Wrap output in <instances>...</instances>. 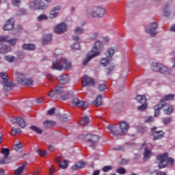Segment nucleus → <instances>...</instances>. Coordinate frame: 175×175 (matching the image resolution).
I'll use <instances>...</instances> for the list:
<instances>
[{
	"label": "nucleus",
	"mask_w": 175,
	"mask_h": 175,
	"mask_svg": "<svg viewBox=\"0 0 175 175\" xmlns=\"http://www.w3.org/2000/svg\"><path fill=\"white\" fill-rule=\"evenodd\" d=\"M87 13L93 18H102L106 16V10L101 7L94 6L88 9Z\"/></svg>",
	"instance_id": "obj_1"
},
{
	"label": "nucleus",
	"mask_w": 175,
	"mask_h": 175,
	"mask_svg": "<svg viewBox=\"0 0 175 175\" xmlns=\"http://www.w3.org/2000/svg\"><path fill=\"white\" fill-rule=\"evenodd\" d=\"M157 161H159V169H164L169 163L173 166L174 165V159L167 156V153H165L157 157Z\"/></svg>",
	"instance_id": "obj_2"
},
{
	"label": "nucleus",
	"mask_w": 175,
	"mask_h": 175,
	"mask_svg": "<svg viewBox=\"0 0 175 175\" xmlns=\"http://www.w3.org/2000/svg\"><path fill=\"white\" fill-rule=\"evenodd\" d=\"M81 139L83 138V140L86 142V143H89L90 147L92 148H95L96 146H98V143H99V136L96 135L88 134V135H81L80 136Z\"/></svg>",
	"instance_id": "obj_3"
},
{
	"label": "nucleus",
	"mask_w": 175,
	"mask_h": 175,
	"mask_svg": "<svg viewBox=\"0 0 175 175\" xmlns=\"http://www.w3.org/2000/svg\"><path fill=\"white\" fill-rule=\"evenodd\" d=\"M0 77L2 79V84L3 85V90L5 92H9L13 90V87H16L14 83L9 81V76L6 72H0Z\"/></svg>",
	"instance_id": "obj_4"
},
{
	"label": "nucleus",
	"mask_w": 175,
	"mask_h": 175,
	"mask_svg": "<svg viewBox=\"0 0 175 175\" xmlns=\"http://www.w3.org/2000/svg\"><path fill=\"white\" fill-rule=\"evenodd\" d=\"M16 80L18 84L22 85H32L33 81L31 78H27L22 72H16Z\"/></svg>",
	"instance_id": "obj_5"
},
{
	"label": "nucleus",
	"mask_w": 175,
	"mask_h": 175,
	"mask_svg": "<svg viewBox=\"0 0 175 175\" xmlns=\"http://www.w3.org/2000/svg\"><path fill=\"white\" fill-rule=\"evenodd\" d=\"M157 29H158V23L152 22L146 26L145 32L150 36H156L158 33Z\"/></svg>",
	"instance_id": "obj_6"
},
{
	"label": "nucleus",
	"mask_w": 175,
	"mask_h": 175,
	"mask_svg": "<svg viewBox=\"0 0 175 175\" xmlns=\"http://www.w3.org/2000/svg\"><path fill=\"white\" fill-rule=\"evenodd\" d=\"M29 6L30 8H35L38 10H45V9H47V4L43 0H34L30 2Z\"/></svg>",
	"instance_id": "obj_7"
},
{
	"label": "nucleus",
	"mask_w": 175,
	"mask_h": 175,
	"mask_svg": "<svg viewBox=\"0 0 175 175\" xmlns=\"http://www.w3.org/2000/svg\"><path fill=\"white\" fill-rule=\"evenodd\" d=\"M103 48V45L102 44V41L97 40L93 45V48L91 51V53L94 55L96 57L100 55V51Z\"/></svg>",
	"instance_id": "obj_8"
},
{
	"label": "nucleus",
	"mask_w": 175,
	"mask_h": 175,
	"mask_svg": "<svg viewBox=\"0 0 175 175\" xmlns=\"http://www.w3.org/2000/svg\"><path fill=\"white\" fill-rule=\"evenodd\" d=\"M136 100L138 103H141L142 105L137 107L138 110H140V111H144V110L147 109V103H146L147 99L146 98V96L143 95H137L136 96Z\"/></svg>",
	"instance_id": "obj_9"
},
{
	"label": "nucleus",
	"mask_w": 175,
	"mask_h": 175,
	"mask_svg": "<svg viewBox=\"0 0 175 175\" xmlns=\"http://www.w3.org/2000/svg\"><path fill=\"white\" fill-rule=\"evenodd\" d=\"M10 122H12V124H17V125H18V126L23 129L27 126L25 120L21 117H12L10 119Z\"/></svg>",
	"instance_id": "obj_10"
},
{
	"label": "nucleus",
	"mask_w": 175,
	"mask_h": 175,
	"mask_svg": "<svg viewBox=\"0 0 175 175\" xmlns=\"http://www.w3.org/2000/svg\"><path fill=\"white\" fill-rule=\"evenodd\" d=\"M82 81V87H94V85H95V81L94 80V79L87 76V75H84L82 77L81 79Z\"/></svg>",
	"instance_id": "obj_11"
},
{
	"label": "nucleus",
	"mask_w": 175,
	"mask_h": 175,
	"mask_svg": "<svg viewBox=\"0 0 175 175\" xmlns=\"http://www.w3.org/2000/svg\"><path fill=\"white\" fill-rule=\"evenodd\" d=\"M66 31H68V25H66L65 23L58 24L54 28V32L59 35H61V33H65Z\"/></svg>",
	"instance_id": "obj_12"
},
{
	"label": "nucleus",
	"mask_w": 175,
	"mask_h": 175,
	"mask_svg": "<svg viewBox=\"0 0 175 175\" xmlns=\"http://www.w3.org/2000/svg\"><path fill=\"white\" fill-rule=\"evenodd\" d=\"M62 62V58H57L55 61L53 62L52 69L55 70H62L64 69V65L61 64Z\"/></svg>",
	"instance_id": "obj_13"
},
{
	"label": "nucleus",
	"mask_w": 175,
	"mask_h": 175,
	"mask_svg": "<svg viewBox=\"0 0 175 175\" xmlns=\"http://www.w3.org/2000/svg\"><path fill=\"white\" fill-rule=\"evenodd\" d=\"M13 28H14V19L10 18L5 22L3 29L4 31H12Z\"/></svg>",
	"instance_id": "obj_14"
},
{
	"label": "nucleus",
	"mask_w": 175,
	"mask_h": 175,
	"mask_svg": "<svg viewBox=\"0 0 175 175\" xmlns=\"http://www.w3.org/2000/svg\"><path fill=\"white\" fill-rule=\"evenodd\" d=\"M119 128L123 135H125L129 129V124L126 122H121L119 124Z\"/></svg>",
	"instance_id": "obj_15"
},
{
	"label": "nucleus",
	"mask_w": 175,
	"mask_h": 175,
	"mask_svg": "<svg viewBox=\"0 0 175 175\" xmlns=\"http://www.w3.org/2000/svg\"><path fill=\"white\" fill-rule=\"evenodd\" d=\"M57 79L59 81L60 84H62V85H65V84H68L70 80L69 76L68 75H60L57 78Z\"/></svg>",
	"instance_id": "obj_16"
},
{
	"label": "nucleus",
	"mask_w": 175,
	"mask_h": 175,
	"mask_svg": "<svg viewBox=\"0 0 175 175\" xmlns=\"http://www.w3.org/2000/svg\"><path fill=\"white\" fill-rule=\"evenodd\" d=\"M59 10H61V7H55L50 12V18H55V17H57L58 13H59Z\"/></svg>",
	"instance_id": "obj_17"
},
{
	"label": "nucleus",
	"mask_w": 175,
	"mask_h": 175,
	"mask_svg": "<svg viewBox=\"0 0 175 175\" xmlns=\"http://www.w3.org/2000/svg\"><path fill=\"white\" fill-rule=\"evenodd\" d=\"M42 125L44 129H49V128L55 126L56 124H55V122H54V120H46L43 122Z\"/></svg>",
	"instance_id": "obj_18"
},
{
	"label": "nucleus",
	"mask_w": 175,
	"mask_h": 175,
	"mask_svg": "<svg viewBox=\"0 0 175 175\" xmlns=\"http://www.w3.org/2000/svg\"><path fill=\"white\" fill-rule=\"evenodd\" d=\"M51 40H53V36L51 34H45L42 38V44H49L51 43Z\"/></svg>",
	"instance_id": "obj_19"
},
{
	"label": "nucleus",
	"mask_w": 175,
	"mask_h": 175,
	"mask_svg": "<svg viewBox=\"0 0 175 175\" xmlns=\"http://www.w3.org/2000/svg\"><path fill=\"white\" fill-rule=\"evenodd\" d=\"M107 129L110 130V132L113 136H121V133L117 130V127L114 126H108Z\"/></svg>",
	"instance_id": "obj_20"
},
{
	"label": "nucleus",
	"mask_w": 175,
	"mask_h": 175,
	"mask_svg": "<svg viewBox=\"0 0 175 175\" xmlns=\"http://www.w3.org/2000/svg\"><path fill=\"white\" fill-rule=\"evenodd\" d=\"M118 51V49H114L113 47L109 48L107 51L105 52V55L108 58H111L113 55H114L115 53Z\"/></svg>",
	"instance_id": "obj_21"
},
{
	"label": "nucleus",
	"mask_w": 175,
	"mask_h": 175,
	"mask_svg": "<svg viewBox=\"0 0 175 175\" xmlns=\"http://www.w3.org/2000/svg\"><path fill=\"white\" fill-rule=\"evenodd\" d=\"M63 68H64L66 70H70V69H72V62L66 59H64Z\"/></svg>",
	"instance_id": "obj_22"
},
{
	"label": "nucleus",
	"mask_w": 175,
	"mask_h": 175,
	"mask_svg": "<svg viewBox=\"0 0 175 175\" xmlns=\"http://www.w3.org/2000/svg\"><path fill=\"white\" fill-rule=\"evenodd\" d=\"M27 167V163L23 164L21 166L18 167L15 171V175L23 174L24 170H25V167Z\"/></svg>",
	"instance_id": "obj_23"
},
{
	"label": "nucleus",
	"mask_w": 175,
	"mask_h": 175,
	"mask_svg": "<svg viewBox=\"0 0 175 175\" xmlns=\"http://www.w3.org/2000/svg\"><path fill=\"white\" fill-rule=\"evenodd\" d=\"M163 135H165V133L162 131H156L153 133V139L159 140V139H162L163 137Z\"/></svg>",
	"instance_id": "obj_24"
},
{
	"label": "nucleus",
	"mask_w": 175,
	"mask_h": 175,
	"mask_svg": "<svg viewBox=\"0 0 175 175\" xmlns=\"http://www.w3.org/2000/svg\"><path fill=\"white\" fill-rule=\"evenodd\" d=\"M84 166H85V162L84 161L78 162L72 167V170H78V169H83Z\"/></svg>",
	"instance_id": "obj_25"
},
{
	"label": "nucleus",
	"mask_w": 175,
	"mask_h": 175,
	"mask_svg": "<svg viewBox=\"0 0 175 175\" xmlns=\"http://www.w3.org/2000/svg\"><path fill=\"white\" fill-rule=\"evenodd\" d=\"M160 73H163V75H172V70L161 64Z\"/></svg>",
	"instance_id": "obj_26"
},
{
	"label": "nucleus",
	"mask_w": 175,
	"mask_h": 175,
	"mask_svg": "<svg viewBox=\"0 0 175 175\" xmlns=\"http://www.w3.org/2000/svg\"><path fill=\"white\" fill-rule=\"evenodd\" d=\"M102 98H103V94H99L93 101V105L94 106H100L102 105Z\"/></svg>",
	"instance_id": "obj_27"
},
{
	"label": "nucleus",
	"mask_w": 175,
	"mask_h": 175,
	"mask_svg": "<svg viewBox=\"0 0 175 175\" xmlns=\"http://www.w3.org/2000/svg\"><path fill=\"white\" fill-rule=\"evenodd\" d=\"M22 49L23 50L33 51L36 49V46L33 44H24L22 45Z\"/></svg>",
	"instance_id": "obj_28"
},
{
	"label": "nucleus",
	"mask_w": 175,
	"mask_h": 175,
	"mask_svg": "<svg viewBox=\"0 0 175 175\" xmlns=\"http://www.w3.org/2000/svg\"><path fill=\"white\" fill-rule=\"evenodd\" d=\"M171 13L172 12H170V9L169 8V5L166 4L165 5H164V7L163 8V16H165V17H169V16H170Z\"/></svg>",
	"instance_id": "obj_29"
},
{
	"label": "nucleus",
	"mask_w": 175,
	"mask_h": 175,
	"mask_svg": "<svg viewBox=\"0 0 175 175\" xmlns=\"http://www.w3.org/2000/svg\"><path fill=\"white\" fill-rule=\"evenodd\" d=\"M165 106V104H159L154 107V117H158L162 107Z\"/></svg>",
	"instance_id": "obj_30"
},
{
	"label": "nucleus",
	"mask_w": 175,
	"mask_h": 175,
	"mask_svg": "<svg viewBox=\"0 0 175 175\" xmlns=\"http://www.w3.org/2000/svg\"><path fill=\"white\" fill-rule=\"evenodd\" d=\"M96 55H93L92 53L88 54L86 57L83 59V65H88V62L92 59V58H95Z\"/></svg>",
	"instance_id": "obj_31"
},
{
	"label": "nucleus",
	"mask_w": 175,
	"mask_h": 175,
	"mask_svg": "<svg viewBox=\"0 0 175 175\" xmlns=\"http://www.w3.org/2000/svg\"><path fill=\"white\" fill-rule=\"evenodd\" d=\"M80 125H82L83 126H87L88 124H90V118L87 116H84L82 118V120L79 121Z\"/></svg>",
	"instance_id": "obj_32"
},
{
	"label": "nucleus",
	"mask_w": 175,
	"mask_h": 175,
	"mask_svg": "<svg viewBox=\"0 0 175 175\" xmlns=\"http://www.w3.org/2000/svg\"><path fill=\"white\" fill-rule=\"evenodd\" d=\"M162 64L159 63H153L152 65V69L154 72H161V68Z\"/></svg>",
	"instance_id": "obj_33"
},
{
	"label": "nucleus",
	"mask_w": 175,
	"mask_h": 175,
	"mask_svg": "<svg viewBox=\"0 0 175 175\" xmlns=\"http://www.w3.org/2000/svg\"><path fill=\"white\" fill-rule=\"evenodd\" d=\"M10 161H12V157L4 156V157L0 159V164L5 165V163H10Z\"/></svg>",
	"instance_id": "obj_34"
},
{
	"label": "nucleus",
	"mask_w": 175,
	"mask_h": 175,
	"mask_svg": "<svg viewBox=\"0 0 175 175\" xmlns=\"http://www.w3.org/2000/svg\"><path fill=\"white\" fill-rule=\"evenodd\" d=\"M77 107H81L83 110H85L88 107V103L80 100Z\"/></svg>",
	"instance_id": "obj_35"
},
{
	"label": "nucleus",
	"mask_w": 175,
	"mask_h": 175,
	"mask_svg": "<svg viewBox=\"0 0 175 175\" xmlns=\"http://www.w3.org/2000/svg\"><path fill=\"white\" fill-rule=\"evenodd\" d=\"M9 51H10V47L6 46V45H4L1 47H0V54L1 53H9ZM2 58L0 57V60Z\"/></svg>",
	"instance_id": "obj_36"
},
{
	"label": "nucleus",
	"mask_w": 175,
	"mask_h": 175,
	"mask_svg": "<svg viewBox=\"0 0 175 175\" xmlns=\"http://www.w3.org/2000/svg\"><path fill=\"white\" fill-rule=\"evenodd\" d=\"M46 20H49V16L44 14H40L36 18L37 21H46Z\"/></svg>",
	"instance_id": "obj_37"
},
{
	"label": "nucleus",
	"mask_w": 175,
	"mask_h": 175,
	"mask_svg": "<svg viewBox=\"0 0 175 175\" xmlns=\"http://www.w3.org/2000/svg\"><path fill=\"white\" fill-rule=\"evenodd\" d=\"M99 36V31H94L90 36V40H96L98 37Z\"/></svg>",
	"instance_id": "obj_38"
},
{
	"label": "nucleus",
	"mask_w": 175,
	"mask_h": 175,
	"mask_svg": "<svg viewBox=\"0 0 175 175\" xmlns=\"http://www.w3.org/2000/svg\"><path fill=\"white\" fill-rule=\"evenodd\" d=\"M30 129H31V131H33V132L38 133L39 135H41V133H42V132H43V131H42V129H40V128H39L36 126H30Z\"/></svg>",
	"instance_id": "obj_39"
},
{
	"label": "nucleus",
	"mask_w": 175,
	"mask_h": 175,
	"mask_svg": "<svg viewBox=\"0 0 175 175\" xmlns=\"http://www.w3.org/2000/svg\"><path fill=\"white\" fill-rule=\"evenodd\" d=\"M59 166L61 169H66L68 167V160H64L60 162Z\"/></svg>",
	"instance_id": "obj_40"
},
{
	"label": "nucleus",
	"mask_w": 175,
	"mask_h": 175,
	"mask_svg": "<svg viewBox=\"0 0 175 175\" xmlns=\"http://www.w3.org/2000/svg\"><path fill=\"white\" fill-rule=\"evenodd\" d=\"M74 32L78 35H81V33H84V29L83 27H78L74 29Z\"/></svg>",
	"instance_id": "obj_41"
},
{
	"label": "nucleus",
	"mask_w": 175,
	"mask_h": 175,
	"mask_svg": "<svg viewBox=\"0 0 175 175\" xmlns=\"http://www.w3.org/2000/svg\"><path fill=\"white\" fill-rule=\"evenodd\" d=\"M174 98V94H167L163 97V98L161 100V102L162 100H173Z\"/></svg>",
	"instance_id": "obj_42"
},
{
	"label": "nucleus",
	"mask_w": 175,
	"mask_h": 175,
	"mask_svg": "<svg viewBox=\"0 0 175 175\" xmlns=\"http://www.w3.org/2000/svg\"><path fill=\"white\" fill-rule=\"evenodd\" d=\"M55 92V94H57V95H61V94H62V92H64V88H62L61 86L56 87Z\"/></svg>",
	"instance_id": "obj_43"
},
{
	"label": "nucleus",
	"mask_w": 175,
	"mask_h": 175,
	"mask_svg": "<svg viewBox=\"0 0 175 175\" xmlns=\"http://www.w3.org/2000/svg\"><path fill=\"white\" fill-rule=\"evenodd\" d=\"M5 59L7 61V62H14V59H16V57L12 55H7L5 56Z\"/></svg>",
	"instance_id": "obj_44"
},
{
	"label": "nucleus",
	"mask_w": 175,
	"mask_h": 175,
	"mask_svg": "<svg viewBox=\"0 0 175 175\" xmlns=\"http://www.w3.org/2000/svg\"><path fill=\"white\" fill-rule=\"evenodd\" d=\"M11 3L13 6L18 8L21 5V0H12Z\"/></svg>",
	"instance_id": "obj_45"
},
{
	"label": "nucleus",
	"mask_w": 175,
	"mask_h": 175,
	"mask_svg": "<svg viewBox=\"0 0 175 175\" xmlns=\"http://www.w3.org/2000/svg\"><path fill=\"white\" fill-rule=\"evenodd\" d=\"M7 43H9L11 46H14L17 43V38H11L10 40L7 38Z\"/></svg>",
	"instance_id": "obj_46"
},
{
	"label": "nucleus",
	"mask_w": 175,
	"mask_h": 175,
	"mask_svg": "<svg viewBox=\"0 0 175 175\" xmlns=\"http://www.w3.org/2000/svg\"><path fill=\"white\" fill-rule=\"evenodd\" d=\"M109 62H110V61H109V59H107V58H103L100 60V64L103 66H106L109 65Z\"/></svg>",
	"instance_id": "obj_47"
},
{
	"label": "nucleus",
	"mask_w": 175,
	"mask_h": 175,
	"mask_svg": "<svg viewBox=\"0 0 175 175\" xmlns=\"http://www.w3.org/2000/svg\"><path fill=\"white\" fill-rule=\"evenodd\" d=\"M1 154H3L4 157H9V154H10L9 148H3L1 149Z\"/></svg>",
	"instance_id": "obj_48"
},
{
	"label": "nucleus",
	"mask_w": 175,
	"mask_h": 175,
	"mask_svg": "<svg viewBox=\"0 0 175 175\" xmlns=\"http://www.w3.org/2000/svg\"><path fill=\"white\" fill-rule=\"evenodd\" d=\"M150 155H151V151L147 148H145V151H144V159H147V158H149Z\"/></svg>",
	"instance_id": "obj_49"
},
{
	"label": "nucleus",
	"mask_w": 175,
	"mask_h": 175,
	"mask_svg": "<svg viewBox=\"0 0 175 175\" xmlns=\"http://www.w3.org/2000/svg\"><path fill=\"white\" fill-rule=\"evenodd\" d=\"M116 173H118L119 174H125L126 173V170L124 167H120L116 170Z\"/></svg>",
	"instance_id": "obj_50"
},
{
	"label": "nucleus",
	"mask_w": 175,
	"mask_h": 175,
	"mask_svg": "<svg viewBox=\"0 0 175 175\" xmlns=\"http://www.w3.org/2000/svg\"><path fill=\"white\" fill-rule=\"evenodd\" d=\"M144 121L145 122L150 124V122H152V121H154V118L152 116L144 117Z\"/></svg>",
	"instance_id": "obj_51"
},
{
	"label": "nucleus",
	"mask_w": 175,
	"mask_h": 175,
	"mask_svg": "<svg viewBox=\"0 0 175 175\" xmlns=\"http://www.w3.org/2000/svg\"><path fill=\"white\" fill-rule=\"evenodd\" d=\"M172 121H173L172 118H165L163 119V124H164V125H167V124H170Z\"/></svg>",
	"instance_id": "obj_52"
},
{
	"label": "nucleus",
	"mask_w": 175,
	"mask_h": 175,
	"mask_svg": "<svg viewBox=\"0 0 175 175\" xmlns=\"http://www.w3.org/2000/svg\"><path fill=\"white\" fill-rule=\"evenodd\" d=\"M113 170V166L111 165H106L102 168L103 172H110V170Z\"/></svg>",
	"instance_id": "obj_53"
},
{
	"label": "nucleus",
	"mask_w": 175,
	"mask_h": 175,
	"mask_svg": "<svg viewBox=\"0 0 175 175\" xmlns=\"http://www.w3.org/2000/svg\"><path fill=\"white\" fill-rule=\"evenodd\" d=\"M21 148H23V144H21V143L19 142L18 144H16L15 145L14 150H15V151H20Z\"/></svg>",
	"instance_id": "obj_54"
},
{
	"label": "nucleus",
	"mask_w": 175,
	"mask_h": 175,
	"mask_svg": "<svg viewBox=\"0 0 175 175\" xmlns=\"http://www.w3.org/2000/svg\"><path fill=\"white\" fill-rule=\"evenodd\" d=\"M165 114H172L173 113V107L172 105L168 106L167 109L165 110Z\"/></svg>",
	"instance_id": "obj_55"
},
{
	"label": "nucleus",
	"mask_w": 175,
	"mask_h": 175,
	"mask_svg": "<svg viewBox=\"0 0 175 175\" xmlns=\"http://www.w3.org/2000/svg\"><path fill=\"white\" fill-rule=\"evenodd\" d=\"M25 14H27V11L26 10L24 9L20 10L16 12L17 16H24Z\"/></svg>",
	"instance_id": "obj_56"
},
{
	"label": "nucleus",
	"mask_w": 175,
	"mask_h": 175,
	"mask_svg": "<svg viewBox=\"0 0 175 175\" xmlns=\"http://www.w3.org/2000/svg\"><path fill=\"white\" fill-rule=\"evenodd\" d=\"M70 96H72V94H70V93H67V94H64V96H62L61 97V99H62V100H66L67 99H69V98H70Z\"/></svg>",
	"instance_id": "obj_57"
},
{
	"label": "nucleus",
	"mask_w": 175,
	"mask_h": 175,
	"mask_svg": "<svg viewBox=\"0 0 175 175\" xmlns=\"http://www.w3.org/2000/svg\"><path fill=\"white\" fill-rule=\"evenodd\" d=\"M71 49H72L73 50H80V44L75 43L71 45Z\"/></svg>",
	"instance_id": "obj_58"
},
{
	"label": "nucleus",
	"mask_w": 175,
	"mask_h": 175,
	"mask_svg": "<svg viewBox=\"0 0 175 175\" xmlns=\"http://www.w3.org/2000/svg\"><path fill=\"white\" fill-rule=\"evenodd\" d=\"M38 153L39 154L40 157H46L47 155V151L46 150H38Z\"/></svg>",
	"instance_id": "obj_59"
},
{
	"label": "nucleus",
	"mask_w": 175,
	"mask_h": 175,
	"mask_svg": "<svg viewBox=\"0 0 175 175\" xmlns=\"http://www.w3.org/2000/svg\"><path fill=\"white\" fill-rule=\"evenodd\" d=\"M79 102H80V99H79L78 98H75L72 99V105H74V106H77V107L79 105Z\"/></svg>",
	"instance_id": "obj_60"
},
{
	"label": "nucleus",
	"mask_w": 175,
	"mask_h": 175,
	"mask_svg": "<svg viewBox=\"0 0 175 175\" xmlns=\"http://www.w3.org/2000/svg\"><path fill=\"white\" fill-rule=\"evenodd\" d=\"M11 132H14L15 133H21L22 131H21V129H20V128H14V127H12V129L11 131Z\"/></svg>",
	"instance_id": "obj_61"
},
{
	"label": "nucleus",
	"mask_w": 175,
	"mask_h": 175,
	"mask_svg": "<svg viewBox=\"0 0 175 175\" xmlns=\"http://www.w3.org/2000/svg\"><path fill=\"white\" fill-rule=\"evenodd\" d=\"M105 90H106V85L102 83L98 85L99 91L102 92V91H105Z\"/></svg>",
	"instance_id": "obj_62"
},
{
	"label": "nucleus",
	"mask_w": 175,
	"mask_h": 175,
	"mask_svg": "<svg viewBox=\"0 0 175 175\" xmlns=\"http://www.w3.org/2000/svg\"><path fill=\"white\" fill-rule=\"evenodd\" d=\"M113 70H114V66H111L110 68H107V76L111 75V72H113Z\"/></svg>",
	"instance_id": "obj_63"
},
{
	"label": "nucleus",
	"mask_w": 175,
	"mask_h": 175,
	"mask_svg": "<svg viewBox=\"0 0 175 175\" xmlns=\"http://www.w3.org/2000/svg\"><path fill=\"white\" fill-rule=\"evenodd\" d=\"M55 111V109L53 107L47 111L48 116H53Z\"/></svg>",
	"instance_id": "obj_64"
}]
</instances>
